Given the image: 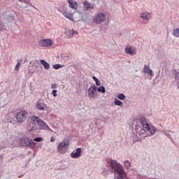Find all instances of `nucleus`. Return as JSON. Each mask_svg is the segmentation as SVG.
I'll list each match as a JSON object with an SVG mask.
<instances>
[{
    "label": "nucleus",
    "instance_id": "obj_1",
    "mask_svg": "<svg viewBox=\"0 0 179 179\" xmlns=\"http://www.w3.org/2000/svg\"><path fill=\"white\" fill-rule=\"evenodd\" d=\"M31 122H32L31 125V129H33L36 125H38L39 129H45V127H47V124L36 115H33L31 117Z\"/></svg>",
    "mask_w": 179,
    "mask_h": 179
},
{
    "label": "nucleus",
    "instance_id": "obj_2",
    "mask_svg": "<svg viewBox=\"0 0 179 179\" xmlns=\"http://www.w3.org/2000/svg\"><path fill=\"white\" fill-rule=\"evenodd\" d=\"M68 148H69V139L64 138L57 145V152L60 155H64L66 153Z\"/></svg>",
    "mask_w": 179,
    "mask_h": 179
},
{
    "label": "nucleus",
    "instance_id": "obj_3",
    "mask_svg": "<svg viewBox=\"0 0 179 179\" xmlns=\"http://www.w3.org/2000/svg\"><path fill=\"white\" fill-rule=\"evenodd\" d=\"M155 132H156V127H150L148 129L143 128V129L140 130L137 133V136L139 138H148V136L155 135Z\"/></svg>",
    "mask_w": 179,
    "mask_h": 179
},
{
    "label": "nucleus",
    "instance_id": "obj_4",
    "mask_svg": "<svg viewBox=\"0 0 179 179\" xmlns=\"http://www.w3.org/2000/svg\"><path fill=\"white\" fill-rule=\"evenodd\" d=\"M64 16L71 20L72 22H79L80 19H82V14L79 12H75L74 14L72 13H69V11H64L63 13Z\"/></svg>",
    "mask_w": 179,
    "mask_h": 179
},
{
    "label": "nucleus",
    "instance_id": "obj_5",
    "mask_svg": "<svg viewBox=\"0 0 179 179\" xmlns=\"http://www.w3.org/2000/svg\"><path fill=\"white\" fill-rule=\"evenodd\" d=\"M20 143L22 146H24L25 148H30V149H33L34 146H36V143L33 141V139L24 136L20 139Z\"/></svg>",
    "mask_w": 179,
    "mask_h": 179
},
{
    "label": "nucleus",
    "instance_id": "obj_6",
    "mask_svg": "<svg viewBox=\"0 0 179 179\" xmlns=\"http://www.w3.org/2000/svg\"><path fill=\"white\" fill-rule=\"evenodd\" d=\"M27 115H29V113H27V111L25 110H21L17 113H15V118L17 120V122L18 124H23L27 120Z\"/></svg>",
    "mask_w": 179,
    "mask_h": 179
},
{
    "label": "nucleus",
    "instance_id": "obj_7",
    "mask_svg": "<svg viewBox=\"0 0 179 179\" xmlns=\"http://www.w3.org/2000/svg\"><path fill=\"white\" fill-rule=\"evenodd\" d=\"M108 167L109 171L111 173H116L122 169V166L115 160H110V162L108 163Z\"/></svg>",
    "mask_w": 179,
    "mask_h": 179
},
{
    "label": "nucleus",
    "instance_id": "obj_8",
    "mask_svg": "<svg viewBox=\"0 0 179 179\" xmlns=\"http://www.w3.org/2000/svg\"><path fill=\"white\" fill-rule=\"evenodd\" d=\"M88 96L90 99H97L99 92H97V87L92 85L88 88Z\"/></svg>",
    "mask_w": 179,
    "mask_h": 179
},
{
    "label": "nucleus",
    "instance_id": "obj_9",
    "mask_svg": "<svg viewBox=\"0 0 179 179\" xmlns=\"http://www.w3.org/2000/svg\"><path fill=\"white\" fill-rule=\"evenodd\" d=\"M106 13H98L94 19V22L96 24H101V23L106 20Z\"/></svg>",
    "mask_w": 179,
    "mask_h": 179
},
{
    "label": "nucleus",
    "instance_id": "obj_10",
    "mask_svg": "<svg viewBox=\"0 0 179 179\" xmlns=\"http://www.w3.org/2000/svg\"><path fill=\"white\" fill-rule=\"evenodd\" d=\"M39 47H51L52 45V41L51 39H42L38 43Z\"/></svg>",
    "mask_w": 179,
    "mask_h": 179
},
{
    "label": "nucleus",
    "instance_id": "obj_11",
    "mask_svg": "<svg viewBox=\"0 0 179 179\" xmlns=\"http://www.w3.org/2000/svg\"><path fill=\"white\" fill-rule=\"evenodd\" d=\"M140 122L144 129H150V128H155L154 126L149 124V123H148V120H146V118L145 117H141Z\"/></svg>",
    "mask_w": 179,
    "mask_h": 179
},
{
    "label": "nucleus",
    "instance_id": "obj_12",
    "mask_svg": "<svg viewBox=\"0 0 179 179\" xmlns=\"http://www.w3.org/2000/svg\"><path fill=\"white\" fill-rule=\"evenodd\" d=\"M115 179H125L127 178V175H125V172H124V170L120 169L117 172H115L114 173Z\"/></svg>",
    "mask_w": 179,
    "mask_h": 179
},
{
    "label": "nucleus",
    "instance_id": "obj_13",
    "mask_svg": "<svg viewBox=\"0 0 179 179\" xmlns=\"http://www.w3.org/2000/svg\"><path fill=\"white\" fill-rule=\"evenodd\" d=\"M36 107L39 111H44L47 108V104L44 103V102L38 101L36 105Z\"/></svg>",
    "mask_w": 179,
    "mask_h": 179
},
{
    "label": "nucleus",
    "instance_id": "obj_14",
    "mask_svg": "<svg viewBox=\"0 0 179 179\" xmlns=\"http://www.w3.org/2000/svg\"><path fill=\"white\" fill-rule=\"evenodd\" d=\"M67 2L69 3V6L71 9H73L74 10L78 9V2H76L75 0H67Z\"/></svg>",
    "mask_w": 179,
    "mask_h": 179
},
{
    "label": "nucleus",
    "instance_id": "obj_15",
    "mask_svg": "<svg viewBox=\"0 0 179 179\" xmlns=\"http://www.w3.org/2000/svg\"><path fill=\"white\" fill-rule=\"evenodd\" d=\"M125 54H127L128 55H136V52L132 47L129 46L125 48Z\"/></svg>",
    "mask_w": 179,
    "mask_h": 179
},
{
    "label": "nucleus",
    "instance_id": "obj_16",
    "mask_svg": "<svg viewBox=\"0 0 179 179\" xmlns=\"http://www.w3.org/2000/svg\"><path fill=\"white\" fill-rule=\"evenodd\" d=\"M83 6H84V9H85V10H90L94 8V5L93 3H90L87 1H84L83 2Z\"/></svg>",
    "mask_w": 179,
    "mask_h": 179
},
{
    "label": "nucleus",
    "instance_id": "obj_17",
    "mask_svg": "<svg viewBox=\"0 0 179 179\" xmlns=\"http://www.w3.org/2000/svg\"><path fill=\"white\" fill-rule=\"evenodd\" d=\"M80 153H82V149L81 148H77L76 152L73 151L71 153V157L73 159H77V157H79L80 156Z\"/></svg>",
    "mask_w": 179,
    "mask_h": 179
},
{
    "label": "nucleus",
    "instance_id": "obj_18",
    "mask_svg": "<svg viewBox=\"0 0 179 179\" xmlns=\"http://www.w3.org/2000/svg\"><path fill=\"white\" fill-rule=\"evenodd\" d=\"M141 17L143 20H149V19L152 18V15L150 13L143 12L141 14Z\"/></svg>",
    "mask_w": 179,
    "mask_h": 179
},
{
    "label": "nucleus",
    "instance_id": "obj_19",
    "mask_svg": "<svg viewBox=\"0 0 179 179\" xmlns=\"http://www.w3.org/2000/svg\"><path fill=\"white\" fill-rule=\"evenodd\" d=\"M143 72V73H148L149 76H153L152 69H150V67L148 66L147 65H144Z\"/></svg>",
    "mask_w": 179,
    "mask_h": 179
},
{
    "label": "nucleus",
    "instance_id": "obj_20",
    "mask_svg": "<svg viewBox=\"0 0 179 179\" xmlns=\"http://www.w3.org/2000/svg\"><path fill=\"white\" fill-rule=\"evenodd\" d=\"M41 65H43L45 69H50V64H48L45 60H41Z\"/></svg>",
    "mask_w": 179,
    "mask_h": 179
},
{
    "label": "nucleus",
    "instance_id": "obj_21",
    "mask_svg": "<svg viewBox=\"0 0 179 179\" xmlns=\"http://www.w3.org/2000/svg\"><path fill=\"white\" fill-rule=\"evenodd\" d=\"M99 92L101 93H106V87H104L103 86H99L97 89H96V92Z\"/></svg>",
    "mask_w": 179,
    "mask_h": 179
},
{
    "label": "nucleus",
    "instance_id": "obj_22",
    "mask_svg": "<svg viewBox=\"0 0 179 179\" xmlns=\"http://www.w3.org/2000/svg\"><path fill=\"white\" fill-rule=\"evenodd\" d=\"M173 35L175 37H179V28L173 29Z\"/></svg>",
    "mask_w": 179,
    "mask_h": 179
},
{
    "label": "nucleus",
    "instance_id": "obj_23",
    "mask_svg": "<svg viewBox=\"0 0 179 179\" xmlns=\"http://www.w3.org/2000/svg\"><path fill=\"white\" fill-rule=\"evenodd\" d=\"M64 66L61 65V64H54L52 66L53 69H59V68H62Z\"/></svg>",
    "mask_w": 179,
    "mask_h": 179
},
{
    "label": "nucleus",
    "instance_id": "obj_24",
    "mask_svg": "<svg viewBox=\"0 0 179 179\" xmlns=\"http://www.w3.org/2000/svg\"><path fill=\"white\" fill-rule=\"evenodd\" d=\"M117 98L120 100H125V99L127 98V96H125V95H124V94H120L117 96Z\"/></svg>",
    "mask_w": 179,
    "mask_h": 179
},
{
    "label": "nucleus",
    "instance_id": "obj_25",
    "mask_svg": "<svg viewBox=\"0 0 179 179\" xmlns=\"http://www.w3.org/2000/svg\"><path fill=\"white\" fill-rule=\"evenodd\" d=\"M115 106H122V102L118 99H115Z\"/></svg>",
    "mask_w": 179,
    "mask_h": 179
},
{
    "label": "nucleus",
    "instance_id": "obj_26",
    "mask_svg": "<svg viewBox=\"0 0 179 179\" xmlns=\"http://www.w3.org/2000/svg\"><path fill=\"white\" fill-rule=\"evenodd\" d=\"M174 76H175L176 80H179V72L177 71H175Z\"/></svg>",
    "mask_w": 179,
    "mask_h": 179
},
{
    "label": "nucleus",
    "instance_id": "obj_27",
    "mask_svg": "<svg viewBox=\"0 0 179 179\" xmlns=\"http://www.w3.org/2000/svg\"><path fill=\"white\" fill-rule=\"evenodd\" d=\"M42 141H43V139L41 137H38L34 139V142H42Z\"/></svg>",
    "mask_w": 179,
    "mask_h": 179
},
{
    "label": "nucleus",
    "instance_id": "obj_28",
    "mask_svg": "<svg viewBox=\"0 0 179 179\" xmlns=\"http://www.w3.org/2000/svg\"><path fill=\"white\" fill-rule=\"evenodd\" d=\"M73 34H75V31L73 29L70 30L69 37V38L72 37V36H73Z\"/></svg>",
    "mask_w": 179,
    "mask_h": 179
},
{
    "label": "nucleus",
    "instance_id": "obj_29",
    "mask_svg": "<svg viewBox=\"0 0 179 179\" xmlns=\"http://www.w3.org/2000/svg\"><path fill=\"white\" fill-rule=\"evenodd\" d=\"M57 90H53L52 92V94L53 96V97H57Z\"/></svg>",
    "mask_w": 179,
    "mask_h": 179
},
{
    "label": "nucleus",
    "instance_id": "obj_30",
    "mask_svg": "<svg viewBox=\"0 0 179 179\" xmlns=\"http://www.w3.org/2000/svg\"><path fill=\"white\" fill-rule=\"evenodd\" d=\"M20 69V63H17V65L15 67V71H19V69Z\"/></svg>",
    "mask_w": 179,
    "mask_h": 179
},
{
    "label": "nucleus",
    "instance_id": "obj_31",
    "mask_svg": "<svg viewBox=\"0 0 179 179\" xmlns=\"http://www.w3.org/2000/svg\"><path fill=\"white\" fill-rule=\"evenodd\" d=\"M95 83H96V86H100V85H101L100 81H99V79L95 80Z\"/></svg>",
    "mask_w": 179,
    "mask_h": 179
},
{
    "label": "nucleus",
    "instance_id": "obj_32",
    "mask_svg": "<svg viewBox=\"0 0 179 179\" xmlns=\"http://www.w3.org/2000/svg\"><path fill=\"white\" fill-rule=\"evenodd\" d=\"M51 89H57V84H52L51 85Z\"/></svg>",
    "mask_w": 179,
    "mask_h": 179
},
{
    "label": "nucleus",
    "instance_id": "obj_33",
    "mask_svg": "<svg viewBox=\"0 0 179 179\" xmlns=\"http://www.w3.org/2000/svg\"><path fill=\"white\" fill-rule=\"evenodd\" d=\"M50 142H55V138L54 137V136H52L51 138H50Z\"/></svg>",
    "mask_w": 179,
    "mask_h": 179
},
{
    "label": "nucleus",
    "instance_id": "obj_34",
    "mask_svg": "<svg viewBox=\"0 0 179 179\" xmlns=\"http://www.w3.org/2000/svg\"><path fill=\"white\" fill-rule=\"evenodd\" d=\"M125 164H129V166H131V163L129 162V161H126Z\"/></svg>",
    "mask_w": 179,
    "mask_h": 179
},
{
    "label": "nucleus",
    "instance_id": "obj_35",
    "mask_svg": "<svg viewBox=\"0 0 179 179\" xmlns=\"http://www.w3.org/2000/svg\"><path fill=\"white\" fill-rule=\"evenodd\" d=\"M92 79L93 80H94V82H96V80H98L97 78H96V76H92Z\"/></svg>",
    "mask_w": 179,
    "mask_h": 179
},
{
    "label": "nucleus",
    "instance_id": "obj_36",
    "mask_svg": "<svg viewBox=\"0 0 179 179\" xmlns=\"http://www.w3.org/2000/svg\"><path fill=\"white\" fill-rule=\"evenodd\" d=\"M74 34H78V31H74Z\"/></svg>",
    "mask_w": 179,
    "mask_h": 179
},
{
    "label": "nucleus",
    "instance_id": "obj_37",
    "mask_svg": "<svg viewBox=\"0 0 179 179\" xmlns=\"http://www.w3.org/2000/svg\"><path fill=\"white\" fill-rule=\"evenodd\" d=\"M0 26H1V22H0Z\"/></svg>",
    "mask_w": 179,
    "mask_h": 179
}]
</instances>
